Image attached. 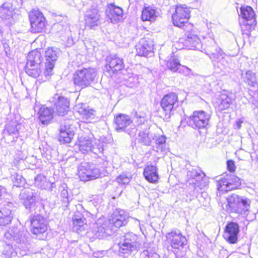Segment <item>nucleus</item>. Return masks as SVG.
I'll list each match as a JSON object with an SVG mask.
<instances>
[{
	"mask_svg": "<svg viewBox=\"0 0 258 258\" xmlns=\"http://www.w3.org/2000/svg\"><path fill=\"white\" fill-rule=\"evenodd\" d=\"M128 218L126 213L122 210L118 209L113 212L108 220L100 224L98 223L94 227L92 231L94 233V238L102 239L112 234L113 227L119 228L126 224Z\"/></svg>",
	"mask_w": 258,
	"mask_h": 258,
	"instance_id": "obj_1",
	"label": "nucleus"
},
{
	"mask_svg": "<svg viewBox=\"0 0 258 258\" xmlns=\"http://www.w3.org/2000/svg\"><path fill=\"white\" fill-rule=\"evenodd\" d=\"M166 238L167 242L173 249V252L176 258H181L185 255L184 248L187 245V240L179 230H173L167 233Z\"/></svg>",
	"mask_w": 258,
	"mask_h": 258,
	"instance_id": "obj_2",
	"label": "nucleus"
},
{
	"mask_svg": "<svg viewBox=\"0 0 258 258\" xmlns=\"http://www.w3.org/2000/svg\"><path fill=\"white\" fill-rule=\"evenodd\" d=\"M228 204L226 206L227 212L241 215L247 214L250 208V201L246 198L232 194L227 198Z\"/></svg>",
	"mask_w": 258,
	"mask_h": 258,
	"instance_id": "obj_3",
	"label": "nucleus"
},
{
	"mask_svg": "<svg viewBox=\"0 0 258 258\" xmlns=\"http://www.w3.org/2000/svg\"><path fill=\"white\" fill-rule=\"evenodd\" d=\"M239 16L243 19L241 23L243 36L248 38L250 35V32L254 29L256 25L255 13L251 7L244 6L240 9Z\"/></svg>",
	"mask_w": 258,
	"mask_h": 258,
	"instance_id": "obj_4",
	"label": "nucleus"
},
{
	"mask_svg": "<svg viewBox=\"0 0 258 258\" xmlns=\"http://www.w3.org/2000/svg\"><path fill=\"white\" fill-rule=\"evenodd\" d=\"M41 61V54L39 51L35 49L30 52L25 67L26 74L33 78H38L42 73Z\"/></svg>",
	"mask_w": 258,
	"mask_h": 258,
	"instance_id": "obj_5",
	"label": "nucleus"
},
{
	"mask_svg": "<svg viewBox=\"0 0 258 258\" xmlns=\"http://www.w3.org/2000/svg\"><path fill=\"white\" fill-rule=\"evenodd\" d=\"M96 76V71L94 69L84 68L78 70L74 74V83L76 86L85 88L95 80Z\"/></svg>",
	"mask_w": 258,
	"mask_h": 258,
	"instance_id": "obj_6",
	"label": "nucleus"
},
{
	"mask_svg": "<svg viewBox=\"0 0 258 258\" xmlns=\"http://www.w3.org/2000/svg\"><path fill=\"white\" fill-rule=\"evenodd\" d=\"M78 146L80 151L84 154L91 152L98 154L102 153L104 150L102 142L100 141L97 142L93 138L88 136L80 137Z\"/></svg>",
	"mask_w": 258,
	"mask_h": 258,
	"instance_id": "obj_7",
	"label": "nucleus"
},
{
	"mask_svg": "<svg viewBox=\"0 0 258 258\" xmlns=\"http://www.w3.org/2000/svg\"><path fill=\"white\" fill-rule=\"evenodd\" d=\"M137 236L133 233H127L121 237L118 243L119 252L124 254H129L138 250L140 244L137 241Z\"/></svg>",
	"mask_w": 258,
	"mask_h": 258,
	"instance_id": "obj_8",
	"label": "nucleus"
},
{
	"mask_svg": "<svg viewBox=\"0 0 258 258\" xmlns=\"http://www.w3.org/2000/svg\"><path fill=\"white\" fill-rule=\"evenodd\" d=\"M211 114L203 111H195L187 118V124L194 129L205 128L208 125Z\"/></svg>",
	"mask_w": 258,
	"mask_h": 258,
	"instance_id": "obj_9",
	"label": "nucleus"
},
{
	"mask_svg": "<svg viewBox=\"0 0 258 258\" xmlns=\"http://www.w3.org/2000/svg\"><path fill=\"white\" fill-rule=\"evenodd\" d=\"M207 54L213 62L214 65L217 64L221 70H224L227 66L228 62L225 59V53L218 46L215 41H213L211 46H208Z\"/></svg>",
	"mask_w": 258,
	"mask_h": 258,
	"instance_id": "obj_10",
	"label": "nucleus"
},
{
	"mask_svg": "<svg viewBox=\"0 0 258 258\" xmlns=\"http://www.w3.org/2000/svg\"><path fill=\"white\" fill-rule=\"evenodd\" d=\"M178 96L175 93L165 95L161 101V106L164 113V119H168L171 111L178 106Z\"/></svg>",
	"mask_w": 258,
	"mask_h": 258,
	"instance_id": "obj_11",
	"label": "nucleus"
},
{
	"mask_svg": "<svg viewBox=\"0 0 258 258\" xmlns=\"http://www.w3.org/2000/svg\"><path fill=\"white\" fill-rule=\"evenodd\" d=\"M241 185L240 179L234 174H227L217 181V189L227 191L237 188Z\"/></svg>",
	"mask_w": 258,
	"mask_h": 258,
	"instance_id": "obj_12",
	"label": "nucleus"
},
{
	"mask_svg": "<svg viewBox=\"0 0 258 258\" xmlns=\"http://www.w3.org/2000/svg\"><path fill=\"white\" fill-rule=\"evenodd\" d=\"M100 174L99 170L88 163H82L78 168V175L82 181L95 179L100 176Z\"/></svg>",
	"mask_w": 258,
	"mask_h": 258,
	"instance_id": "obj_13",
	"label": "nucleus"
},
{
	"mask_svg": "<svg viewBox=\"0 0 258 258\" xmlns=\"http://www.w3.org/2000/svg\"><path fill=\"white\" fill-rule=\"evenodd\" d=\"M31 31L32 33H40L44 30L46 20L42 13L38 10H33L29 14Z\"/></svg>",
	"mask_w": 258,
	"mask_h": 258,
	"instance_id": "obj_14",
	"label": "nucleus"
},
{
	"mask_svg": "<svg viewBox=\"0 0 258 258\" xmlns=\"http://www.w3.org/2000/svg\"><path fill=\"white\" fill-rule=\"evenodd\" d=\"M114 123L115 131L117 132H126L128 135H132L133 133H135L136 130L135 128H132V131H130L128 127L134 126L133 121L131 117L125 114H119L114 116Z\"/></svg>",
	"mask_w": 258,
	"mask_h": 258,
	"instance_id": "obj_15",
	"label": "nucleus"
},
{
	"mask_svg": "<svg viewBox=\"0 0 258 258\" xmlns=\"http://www.w3.org/2000/svg\"><path fill=\"white\" fill-rule=\"evenodd\" d=\"M179 43H182L188 49L200 50L202 48L201 40L194 30L187 31L184 38L179 39Z\"/></svg>",
	"mask_w": 258,
	"mask_h": 258,
	"instance_id": "obj_16",
	"label": "nucleus"
},
{
	"mask_svg": "<svg viewBox=\"0 0 258 258\" xmlns=\"http://www.w3.org/2000/svg\"><path fill=\"white\" fill-rule=\"evenodd\" d=\"M6 237L9 238H13L16 242V252H19L20 254L25 255L26 251L28 249L27 245V239L25 235L22 232L15 233L13 229L10 230L5 234Z\"/></svg>",
	"mask_w": 258,
	"mask_h": 258,
	"instance_id": "obj_17",
	"label": "nucleus"
},
{
	"mask_svg": "<svg viewBox=\"0 0 258 258\" xmlns=\"http://www.w3.org/2000/svg\"><path fill=\"white\" fill-rule=\"evenodd\" d=\"M123 61L116 54L110 55L106 58L105 71L112 76L124 68Z\"/></svg>",
	"mask_w": 258,
	"mask_h": 258,
	"instance_id": "obj_18",
	"label": "nucleus"
},
{
	"mask_svg": "<svg viewBox=\"0 0 258 258\" xmlns=\"http://www.w3.org/2000/svg\"><path fill=\"white\" fill-rule=\"evenodd\" d=\"M190 17V11L185 6H178L175 9V13L172 15L173 24L178 27H181L187 22Z\"/></svg>",
	"mask_w": 258,
	"mask_h": 258,
	"instance_id": "obj_19",
	"label": "nucleus"
},
{
	"mask_svg": "<svg viewBox=\"0 0 258 258\" xmlns=\"http://www.w3.org/2000/svg\"><path fill=\"white\" fill-rule=\"evenodd\" d=\"M59 54V50L53 47L48 48L45 51V70L44 72L45 76H47L51 74L55 62L58 58Z\"/></svg>",
	"mask_w": 258,
	"mask_h": 258,
	"instance_id": "obj_20",
	"label": "nucleus"
},
{
	"mask_svg": "<svg viewBox=\"0 0 258 258\" xmlns=\"http://www.w3.org/2000/svg\"><path fill=\"white\" fill-rule=\"evenodd\" d=\"M84 21L86 27L91 29H95L101 23L99 11L95 8L87 10L84 16Z\"/></svg>",
	"mask_w": 258,
	"mask_h": 258,
	"instance_id": "obj_21",
	"label": "nucleus"
},
{
	"mask_svg": "<svg viewBox=\"0 0 258 258\" xmlns=\"http://www.w3.org/2000/svg\"><path fill=\"white\" fill-rule=\"evenodd\" d=\"M22 125L16 121L7 124L3 132L4 138L8 143L13 142L19 137V131Z\"/></svg>",
	"mask_w": 258,
	"mask_h": 258,
	"instance_id": "obj_22",
	"label": "nucleus"
},
{
	"mask_svg": "<svg viewBox=\"0 0 258 258\" xmlns=\"http://www.w3.org/2000/svg\"><path fill=\"white\" fill-rule=\"evenodd\" d=\"M31 232L35 235L43 233L47 229L45 218L40 215H34L31 219Z\"/></svg>",
	"mask_w": 258,
	"mask_h": 258,
	"instance_id": "obj_23",
	"label": "nucleus"
},
{
	"mask_svg": "<svg viewBox=\"0 0 258 258\" xmlns=\"http://www.w3.org/2000/svg\"><path fill=\"white\" fill-rule=\"evenodd\" d=\"M18 17L15 9L10 3H5L0 6V18L4 21L12 23Z\"/></svg>",
	"mask_w": 258,
	"mask_h": 258,
	"instance_id": "obj_24",
	"label": "nucleus"
},
{
	"mask_svg": "<svg viewBox=\"0 0 258 258\" xmlns=\"http://www.w3.org/2000/svg\"><path fill=\"white\" fill-rule=\"evenodd\" d=\"M239 232L238 224L235 222H230L226 226L223 237L230 243H236Z\"/></svg>",
	"mask_w": 258,
	"mask_h": 258,
	"instance_id": "obj_25",
	"label": "nucleus"
},
{
	"mask_svg": "<svg viewBox=\"0 0 258 258\" xmlns=\"http://www.w3.org/2000/svg\"><path fill=\"white\" fill-rule=\"evenodd\" d=\"M154 44L150 39H142L137 46V52L139 55L151 56L153 55Z\"/></svg>",
	"mask_w": 258,
	"mask_h": 258,
	"instance_id": "obj_26",
	"label": "nucleus"
},
{
	"mask_svg": "<svg viewBox=\"0 0 258 258\" xmlns=\"http://www.w3.org/2000/svg\"><path fill=\"white\" fill-rule=\"evenodd\" d=\"M106 14L111 23H116L122 19L123 10L114 4H109L107 5Z\"/></svg>",
	"mask_w": 258,
	"mask_h": 258,
	"instance_id": "obj_27",
	"label": "nucleus"
},
{
	"mask_svg": "<svg viewBox=\"0 0 258 258\" xmlns=\"http://www.w3.org/2000/svg\"><path fill=\"white\" fill-rule=\"evenodd\" d=\"M74 136V132L71 130L70 125L61 124L59 135L60 142L62 143H70Z\"/></svg>",
	"mask_w": 258,
	"mask_h": 258,
	"instance_id": "obj_28",
	"label": "nucleus"
},
{
	"mask_svg": "<svg viewBox=\"0 0 258 258\" xmlns=\"http://www.w3.org/2000/svg\"><path fill=\"white\" fill-rule=\"evenodd\" d=\"M69 101L66 97L62 96L57 97V99L54 103L56 113L58 115H65L69 108Z\"/></svg>",
	"mask_w": 258,
	"mask_h": 258,
	"instance_id": "obj_29",
	"label": "nucleus"
},
{
	"mask_svg": "<svg viewBox=\"0 0 258 258\" xmlns=\"http://www.w3.org/2000/svg\"><path fill=\"white\" fill-rule=\"evenodd\" d=\"M20 197L22 200H24V205L26 208L31 209L34 207L35 198L30 189L22 190Z\"/></svg>",
	"mask_w": 258,
	"mask_h": 258,
	"instance_id": "obj_30",
	"label": "nucleus"
},
{
	"mask_svg": "<svg viewBox=\"0 0 258 258\" xmlns=\"http://www.w3.org/2000/svg\"><path fill=\"white\" fill-rule=\"evenodd\" d=\"M54 111L47 107L43 106L39 109L38 118L42 124H47L53 118Z\"/></svg>",
	"mask_w": 258,
	"mask_h": 258,
	"instance_id": "obj_31",
	"label": "nucleus"
},
{
	"mask_svg": "<svg viewBox=\"0 0 258 258\" xmlns=\"http://www.w3.org/2000/svg\"><path fill=\"white\" fill-rule=\"evenodd\" d=\"M159 15V13L151 7H145L142 10V20L143 21L154 22Z\"/></svg>",
	"mask_w": 258,
	"mask_h": 258,
	"instance_id": "obj_32",
	"label": "nucleus"
},
{
	"mask_svg": "<svg viewBox=\"0 0 258 258\" xmlns=\"http://www.w3.org/2000/svg\"><path fill=\"white\" fill-rule=\"evenodd\" d=\"M143 174L146 179L151 183H156L158 180L157 168L154 166H148L145 167Z\"/></svg>",
	"mask_w": 258,
	"mask_h": 258,
	"instance_id": "obj_33",
	"label": "nucleus"
},
{
	"mask_svg": "<svg viewBox=\"0 0 258 258\" xmlns=\"http://www.w3.org/2000/svg\"><path fill=\"white\" fill-rule=\"evenodd\" d=\"M154 139V136L150 133L149 128L140 131L138 135V140L140 143L146 146H150Z\"/></svg>",
	"mask_w": 258,
	"mask_h": 258,
	"instance_id": "obj_34",
	"label": "nucleus"
},
{
	"mask_svg": "<svg viewBox=\"0 0 258 258\" xmlns=\"http://www.w3.org/2000/svg\"><path fill=\"white\" fill-rule=\"evenodd\" d=\"M73 221L74 231L79 232L85 229L86 220L81 215H75Z\"/></svg>",
	"mask_w": 258,
	"mask_h": 258,
	"instance_id": "obj_35",
	"label": "nucleus"
},
{
	"mask_svg": "<svg viewBox=\"0 0 258 258\" xmlns=\"http://www.w3.org/2000/svg\"><path fill=\"white\" fill-rule=\"evenodd\" d=\"M34 184L36 186L40 188L46 189L50 186H52L54 183H51L47 180L44 175L42 174H38L35 178Z\"/></svg>",
	"mask_w": 258,
	"mask_h": 258,
	"instance_id": "obj_36",
	"label": "nucleus"
},
{
	"mask_svg": "<svg viewBox=\"0 0 258 258\" xmlns=\"http://www.w3.org/2000/svg\"><path fill=\"white\" fill-rule=\"evenodd\" d=\"M217 103H218V109L222 111L230 107L232 101L231 99L226 94H222Z\"/></svg>",
	"mask_w": 258,
	"mask_h": 258,
	"instance_id": "obj_37",
	"label": "nucleus"
},
{
	"mask_svg": "<svg viewBox=\"0 0 258 258\" xmlns=\"http://www.w3.org/2000/svg\"><path fill=\"white\" fill-rule=\"evenodd\" d=\"M244 82L248 86L254 87L256 84V80L255 74L251 71H247L245 74Z\"/></svg>",
	"mask_w": 258,
	"mask_h": 258,
	"instance_id": "obj_38",
	"label": "nucleus"
},
{
	"mask_svg": "<svg viewBox=\"0 0 258 258\" xmlns=\"http://www.w3.org/2000/svg\"><path fill=\"white\" fill-rule=\"evenodd\" d=\"M166 66L169 70L175 72L178 70L180 64L179 60L174 56H172L167 61Z\"/></svg>",
	"mask_w": 258,
	"mask_h": 258,
	"instance_id": "obj_39",
	"label": "nucleus"
},
{
	"mask_svg": "<svg viewBox=\"0 0 258 258\" xmlns=\"http://www.w3.org/2000/svg\"><path fill=\"white\" fill-rule=\"evenodd\" d=\"M78 112L82 116V118L86 120L93 119L95 116L94 110L89 108H81Z\"/></svg>",
	"mask_w": 258,
	"mask_h": 258,
	"instance_id": "obj_40",
	"label": "nucleus"
},
{
	"mask_svg": "<svg viewBox=\"0 0 258 258\" xmlns=\"http://www.w3.org/2000/svg\"><path fill=\"white\" fill-rule=\"evenodd\" d=\"M166 138L164 135H159L155 137V144L157 151H163L166 144Z\"/></svg>",
	"mask_w": 258,
	"mask_h": 258,
	"instance_id": "obj_41",
	"label": "nucleus"
},
{
	"mask_svg": "<svg viewBox=\"0 0 258 258\" xmlns=\"http://www.w3.org/2000/svg\"><path fill=\"white\" fill-rule=\"evenodd\" d=\"M12 180L14 185L17 187H20L23 186L25 182V179L21 175L15 173L11 176Z\"/></svg>",
	"mask_w": 258,
	"mask_h": 258,
	"instance_id": "obj_42",
	"label": "nucleus"
},
{
	"mask_svg": "<svg viewBox=\"0 0 258 258\" xmlns=\"http://www.w3.org/2000/svg\"><path fill=\"white\" fill-rule=\"evenodd\" d=\"M187 176L198 181L205 176V174L203 173L198 172L195 169H192L187 172Z\"/></svg>",
	"mask_w": 258,
	"mask_h": 258,
	"instance_id": "obj_43",
	"label": "nucleus"
},
{
	"mask_svg": "<svg viewBox=\"0 0 258 258\" xmlns=\"http://www.w3.org/2000/svg\"><path fill=\"white\" fill-rule=\"evenodd\" d=\"M131 176L130 174L122 173L118 176L117 178V181L120 184H125L130 182Z\"/></svg>",
	"mask_w": 258,
	"mask_h": 258,
	"instance_id": "obj_44",
	"label": "nucleus"
},
{
	"mask_svg": "<svg viewBox=\"0 0 258 258\" xmlns=\"http://www.w3.org/2000/svg\"><path fill=\"white\" fill-rule=\"evenodd\" d=\"M142 258H159V255L151 249H145L141 253Z\"/></svg>",
	"mask_w": 258,
	"mask_h": 258,
	"instance_id": "obj_45",
	"label": "nucleus"
},
{
	"mask_svg": "<svg viewBox=\"0 0 258 258\" xmlns=\"http://www.w3.org/2000/svg\"><path fill=\"white\" fill-rule=\"evenodd\" d=\"M126 85L130 88L137 87L138 85V81L137 78L130 77L126 82Z\"/></svg>",
	"mask_w": 258,
	"mask_h": 258,
	"instance_id": "obj_46",
	"label": "nucleus"
},
{
	"mask_svg": "<svg viewBox=\"0 0 258 258\" xmlns=\"http://www.w3.org/2000/svg\"><path fill=\"white\" fill-rule=\"evenodd\" d=\"M13 218V216L10 214L2 216L0 218V225H6L9 224Z\"/></svg>",
	"mask_w": 258,
	"mask_h": 258,
	"instance_id": "obj_47",
	"label": "nucleus"
},
{
	"mask_svg": "<svg viewBox=\"0 0 258 258\" xmlns=\"http://www.w3.org/2000/svg\"><path fill=\"white\" fill-rule=\"evenodd\" d=\"M136 117L137 118V121L138 123V125L144 124L147 122L145 115L144 114H139L137 112L135 114Z\"/></svg>",
	"mask_w": 258,
	"mask_h": 258,
	"instance_id": "obj_48",
	"label": "nucleus"
},
{
	"mask_svg": "<svg viewBox=\"0 0 258 258\" xmlns=\"http://www.w3.org/2000/svg\"><path fill=\"white\" fill-rule=\"evenodd\" d=\"M227 166L228 171L230 172H233L235 171V166L233 161L231 160L227 161Z\"/></svg>",
	"mask_w": 258,
	"mask_h": 258,
	"instance_id": "obj_49",
	"label": "nucleus"
},
{
	"mask_svg": "<svg viewBox=\"0 0 258 258\" xmlns=\"http://www.w3.org/2000/svg\"><path fill=\"white\" fill-rule=\"evenodd\" d=\"M68 191L67 189H63L61 191V197L63 199V201L64 203H68Z\"/></svg>",
	"mask_w": 258,
	"mask_h": 258,
	"instance_id": "obj_50",
	"label": "nucleus"
},
{
	"mask_svg": "<svg viewBox=\"0 0 258 258\" xmlns=\"http://www.w3.org/2000/svg\"><path fill=\"white\" fill-rule=\"evenodd\" d=\"M182 73L185 76H189L192 74L191 69L185 66L183 67Z\"/></svg>",
	"mask_w": 258,
	"mask_h": 258,
	"instance_id": "obj_51",
	"label": "nucleus"
},
{
	"mask_svg": "<svg viewBox=\"0 0 258 258\" xmlns=\"http://www.w3.org/2000/svg\"><path fill=\"white\" fill-rule=\"evenodd\" d=\"M5 190V189L3 188L2 186H0V198L1 197L2 195V193L4 192Z\"/></svg>",
	"mask_w": 258,
	"mask_h": 258,
	"instance_id": "obj_52",
	"label": "nucleus"
},
{
	"mask_svg": "<svg viewBox=\"0 0 258 258\" xmlns=\"http://www.w3.org/2000/svg\"><path fill=\"white\" fill-rule=\"evenodd\" d=\"M240 126H241V125H240V124H238V128H240Z\"/></svg>",
	"mask_w": 258,
	"mask_h": 258,
	"instance_id": "obj_53",
	"label": "nucleus"
},
{
	"mask_svg": "<svg viewBox=\"0 0 258 258\" xmlns=\"http://www.w3.org/2000/svg\"><path fill=\"white\" fill-rule=\"evenodd\" d=\"M196 1H200L201 0H196Z\"/></svg>",
	"mask_w": 258,
	"mask_h": 258,
	"instance_id": "obj_54",
	"label": "nucleus"
}]
</instances>
